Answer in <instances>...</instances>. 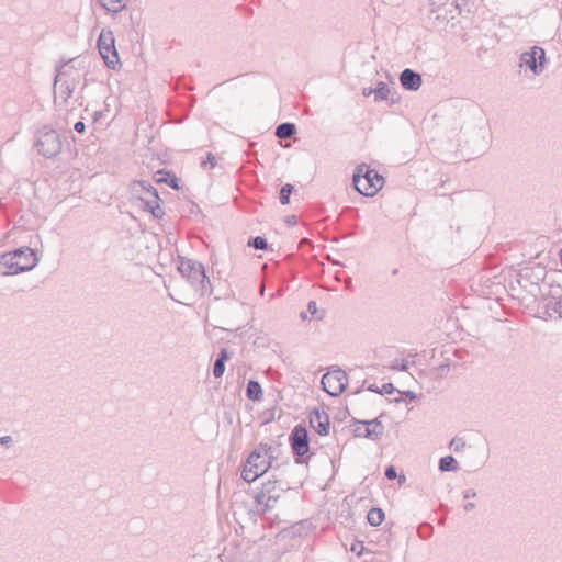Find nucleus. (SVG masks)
<instances>
[{"label": "nucleus", "instance_id": "20e7f679", "mask_svg": "<svg viewBox=\"0 0 562 562\" xmlns=\"http://www.w3.org/2000/svg\"><path fill=\"white\" fill-rule=\"evenodd\" d=\"M355 189L364 196L375 195L384 186V178L367 165L356 168L352 177Z\"/></svg>", "mask_w": 562, "mask_h": 562}, {"label": "nucleus", "instance_id": "412c9836", "mask_svg": "<svg viewBox=\"0 0 562 562\" xmlns=\"http://www.w3.org/2000/svg\"><path fill=\"white\" fill-rule=\"evenodd\" d=\"M108 12L119 13L127 5V0H97Z\"/></svg>", "mask_w": 562, "mask_h": 562}, {"label": "nucleus", "instance_id": "4468645a", "mask_svg": "<svg viewBox=\"0 0 562 562\" xmlns=\"http://www.w3.org/2000/svg\"><path fill=\"white\" fill-rule=\"evenodd\" d=\"M400 81L402 87L409 91H417L423 83L422 75L409 68L400 74Z\"/></svg>", "mask_w": 562, "mask_h": 562}, {"label": "nucleus", "instance_id": "f3484780", "mask_svg": "<svg viewBox=\"0 0 562 562\" xmlns=\"http://www.w3.org/2000/svg\"><path fill=\"white\" fill-rule=\"evenodd\" d=\"M81 61L79 58H70L67 61H63L61 65L56 66V74L69 75V77H74L76 80L81 79Z\"/></svg>", "mask_w": 562, "mask_h": 562}, {"label": "nucleus", "instance_id": "1a4fd4ad", "mask_svg": "<svg viewBox=\"0 0 562 562\" xmlns=\"http://www.w3.org/2000/svg\"><path fill=\"white\" fill-rule=\"evenodd\" d=\"M114 42L115 40L111 31H101L98 38V49L106 67L110 69H116L119 64V54Z\"/></svg>", "mask_w": 562, "mask_h": 562}, {"label": "nucleus", "instance_id": "37998d69", "mask_svg": "<svg viewBox=\"0 0 562 562\" xmlns=\"http://www.w3.org/2000/svg\"><path fill=\"white\" fill-rule=\"evenodd\" d=\"M474 507H475V504H474V503H471V502H470V503H467V504L463 506V508H464V510H465V512H470V510H472Z\"/></svg>", "mask_w": 562, "mask_h": 562}, {"label": "nucleus", "instance_id": "bb28decb", "mask_svg": "<svg viewBox=\"0 0 562 562\" xmlns=\"http://www.w3.org/2000/svg\"><path fill=\"white\" fill-rule=\"evenodd\" d=\"M293 191H294V186H292L291 183H286L281 188L280 194H279V200L282 205H285L290 202V195Z\"/></svg>", "mask_w": 562, "mask_h": 562}, {"label": "nucleus", "instance_id": "a19ab883", "mask_svg": "<svg viewBox=\"0 0 562 562\" xmlns=\"http://www.w3.org/2000/svg\"><path fill=\"white\" fill-rule=\"evenodd\" d=\"M448 370H449L448 366H442V364H440V366L437 368L438 374H439L440 376H442L443 371H448Z\"/></svg>", "mask_w": 562, "mask_h": 562}, {"label": "nucleus", "instance_id": "5701e85b", "mask_svg": "<svg viewBox=\"0 0 562 562\" xmlns=\"http://www.w3.org/2000/svg\"><path fill=\"white\" fill-rule=\"evenodd\" d=\"M390 99L393 101V93L391 92L389 86L385 82L380 81L378 83V87L374 89V100L383 101Z\"/></svg>", "mask_w": 562, "mask_h": 562}, {"label": "nucleus", "instance_id": "4c0bfd02", "mask_svg": "<svg viewBox=\"0 0 562 562\" xmlns=\"http://www.w3.org/2000/svg\"><path fill=\"white\" fill-rule=\"evenodd\" d=\"M475 496H476V492L474 490H472V488L465 490L463 492V498H465V499H469V498H472V497H475Z\"/></svg>", "mask_w": 562, "mask_h": 562}, {"label": "nucleus", "instance_id": "423d86ee", "mask_svg": "<svg viewBox=\"0 0 562 562\" xmlns=\"http://www.w3.org/2000/svg\"><path fill=\"white\" fill-rule=\"evenodd\" d=\"M289 442L295 463H306L310 459V456H307L310 451V437L306 427L301 424L296 425L289 436Z\"/></svg>", "mask_w": 562, "mask_h": 562}, {"label": "nucleus", "instance_id": "c756f323", "mask_svg": "<svg viewBox=\"0 0 562 562\" xmlns=\"http://www.w3.org/2000/svg\"><path fill=\"white\" fill-rule=\"evenodd\" d=\"M398 393H400V397L394 398V402H396V403L402 402V396H405L409 401H415L417 397L416 393L413 391H404V392L398 391Z\"/></svg>", "mask_w": 562, "mask_h": 562}, {"label": "nucleus", "instance_id": "ddd939ff", "mask_svg": "<svg viewBox=\"0 0 562 562\" xmlns=\"http://www.w3.org/2000/svg\"><path fill=\"white\" fill-rule=\"evenodd\" d=\"M139 200L143 203V210L151 213L155 218H162L165 211L159 204L160 198L156 189L150 191V196H139Z\"/></svg>", "mask_w": 562, "mask_h": 562}, {"label": "nucleus", "instance_id": "cd10ccee", "mask_svg": "<svg viewBox=\"0 0 562 562\" xmlns=\"http://www.w3.org/2000/svg\"><path fill=\"white\" fill-rule=\"evenodd\" d=\"M247 246L252 247L257 250H266L268 249V243L265 237L256 236L248 240Z\"/></svg>", "mask_w": 562, "mask_h": 562}, {"label": "nucleus", "instance_id": "c9c22d12", "mask_svg": "<svg viewBox=\"0 0 562 562\" xmlns=\"http://www.w3.org/2000/svg\"><path fill=\"white\" fill-rule=\"evenodd\" d=\"M74 128L76 132L81 134L86 131V125L82 121H78L77 123H75Z\"/></svg>", "mask_w": 562, "mask_h": 562}, {"label": "nucleus", "instance_id": "58836bf2", "mask_svg": "<svg viewBox=\"0 0 562 562\" xmlns=\"http://www.w3.org/2000/svg\"><path fill=\"white\" fill-rule=\"evenodd\" d=\"M362 94H363L364 97H369V95H371V94H374V89H373V88H363V90H362Z\"/></svg>", "mask_w": 562, "mask_h": 562}, {"label": "nucleus", "instance_id": "de8ad7c7", "mask_svg": "<svg viewBox=\"0 0 562 562\" xmlns=\"http://www.w3.org/2000/svg\"><path fill=\"white\" fill-rule=\"evenodd\" d=\"M288 223H295V216H291L286 221Z\"/></svg>", "mask_w": 562, "mask_h": 562}, {"label": "nucleus", "instance_id": "393cba45", "mask_svg": "<svg viewBox=\"0 0 562 562\" xmlns=\"http://www.w3.org/2000/svg\"><path fill=\"white\" fill-rule=\"evenodd\" d=\"M459 464L452 456H446L439 460V470L441 472H449L458 470Z\"/></svg>", "mask_w": 562, "mask_h": 562}, {"label": "nucleus", "instance_id": "f257e3e1", "mask_svg": "<svg viewBox=\"0 0 562 562\" xmlns=\"http://www.w3.org/2000/svg\"><path fill=\"white\" fill-rule=\"evenodd\" d=\"M291 469L292 467L289 462L272 468L271 475L261 483V488L255 492L254 501L257 505L262 506V513L271 510L281 497V494L291 488L290 480L284 477Z\"/></svg>", "mask_w": 562, "mask_h": 562}, {"label": "nucleus", "instance_id": "7c9ffc66", "mask_svg": "<svg viewBox=\"0 0 562 562\" xmlns=\"http://www.w3.org/2000/svg\"><path fill=\"white\" fill-rule=\"evenodd\" d=\"M396 391V389L394 387V385L392 383H384L381 387H380V394L381 395H384V394H392Z\"/></svg>", "mask_w": 562, "mask_h": 562}, {"label": "nucleus", "instance_id": "2f4dec72", "mask_svg": "<svg viewBox=\"0 0 562 562\" xmlns=\"http://www.w3.org/2000/svg\"><path fill=\"white\" fill-rule=\"evenodd\" d=\"M386 479L394 480L397 477L396 469L393 465H389L384 472Z\"/></svg>", "mask_w": 562, "mask_h": 562}, {"label": "nucleus", "instance_id": "b1692460", "mask_svg": "<svg viewBox=\"0 0 562 562\" xmlns=\"http://www.w3.org/2000/svg\"><path fill=\"white\" fill-rule=\"evenodd\" d=\"M367 520L368 522L373 526V527H378L380 526L383 520H384V512L381 509V508H378V507H374V508H371L369 512H368V515H367Z\"/></svg>", "mask_w": 562, "mask_h": 562}, {"label": "nucleus", "instance_id": "2eb2a0df", "mask_svg": "<svg viewBox=\"0 0 562 562\" xmlns=\"http://www.w3.org/2000/svg\"><path fill=\"white\" fill-rule=\"evenodd\" d=\"M356 424L364 426L363 438L379 440L384 434V426L379 418L372 420H357Z\"/></svg>", "mask_w": 562, "mask_h": 562}, {"label": "nucleus", "instance_id": "39448f33", "mask_svg": "<svg viewBox=\"0 0 562 562\" xmlns=\"http://www.w3.org/2000/svg\"><path fill=\"white\" fill-rule=\"evenodd\" d=\"M34 147L40 155L50 159L61 153L63 142L56 130L44 125L35 133Z\"/></svg>", "mask_w": 562, "mask_h": 562}, {"label": "nucleus", "instance_id": "6e6552de", "mask_svg": "<svg viewBox=\"0 0 562 562\" xmlns=\"http://www.w3.org/2000/svg\"><path fill=\"white\" fill-rule=\"evenodd\" d=\"M547 64L546 50L540 46H532L524 52L519 58V67L529 69L535 76H539L544 70Z\"/></svg>", "mask_w": 562, "mask_h": 562}, {"label": "nucleus", "instance_id": "0eeeda50", "mask_svg": "<svg viewBox=\"0 0 562 562\" xmlns=\"http://www.w3.org/2000/svg\"><path fill=\"white\" fill-rule=\"evenodd\" d=\"M79 85V80H76L69 75L56 74L54 78V103L57 106L66 105L75 89Z\"/></svg>", "mask_w": 562, "mask_h": 562}, {"label": "nucleus", "instance_id": "c85d7f7f", "mask_svg": "<svg viewBox=\"0 0 562 562\" xmlns=\"http://www.w3.org/2000/svg\"><path fill=\"white\" fill-rule=\"evenodd\" d=\"M465 447V441L463 438L456 437L453 438L450 443L449 448L452 449L454 452H460Z\"/></svg>", "mask_w": 562, "mask_h": 562}, {"label": "nucleus", "instance_id": "e433bc0d", "mask_svg": "<svg viewBox=\"0 0 562 562\" xmlns=\"http://www.w3.org/2000/svg\"><path fill=\"white\" fill-rule=\"evenodd\" d=\"M356 425H357V426H356V428H355V430H353L355 436H356V437H363L364 426H361V425H358V424H356Z\"/></svg>", "mask_w": 562, "mask_h": 562}, {"label": "nucleus", "instance_id": "9b49d317", "mask_svg": "<svg viewBox=\"0 0 562 562\" xmlns=\"http://www.w3.org/2000/svg\"><path fill=\"white\" fill-rule=\"evenodd\" d=\"M321 383L326 393L331 396H339L348 385V376L342 369H335L325 373Z\"/></svg>", "mask_w": 562, "mask_h": 562}, {"label": "nucleus", "instance_id": "f03ea898", "mask_svg": "<svg viewBox=\"0 0 562 562\" xmlns=\"http://www.w3.org/2000/svg\"><path fill=\"white\" fill-rule=\"evenodd\" d=\"M273 448L268 443H260L248 456L241 470V479L248 483L256 481L270 468L272 469Z\"/></svg>", "mask_w": 562, "mask_h": 562}, {"label": "nucleus", "instance_id": "473e14b6", "mask_svg": "<svg viewBox=\"0 0 562 562\" xmlns=\"http://www.w3.org/2000/svg\"><path fill=\"white\" fill-rule=\"evenodd\" d=\"M206 164H210L211 167H214L216 165V157L212 153L207 154L206 160L202 161L201 166L204 167Z\"/></svg>", "mask_w": 562, "mask_h": 562}, {"label": "nucleus", "instance_id": "f8f14e48", "mask_svg": "<svg viewBox=\"0 0 562 562\" xmlns=\"http://www.w3.org/2000/svg\"><path fill=\"white\" fill-rule=\"evenodd\" d=\"M310 426L319 435L327 436L330 429L329 416L325 411L314 408L310 413Z\"/></svg>", "mask_w": 562, "mask_h": 562}, {"label": "nucleus", "instance_id": "c03bdc74", "mask_svg": "<svg viewBox=\"0 0 562 562\" xmlns=\"http://www.w3.org/2000/svg\"><path fill=\"white\" fill-rule=\"evenodd\" d=\"M408 368V363L406 360H402L401 367L398 368L401 371H405Z\"/></svg>", "mask_w": 562, "mask_h": 562}, {"label": "nucleus", "instance_id": "f704fd0d", "mask_svg": "<svg viewBox=\"0 0 562 562\" xmlns=\"http://www.w3.org/2000/svg\"><path fill=\"white\" fill-rule=\"evenodd\" d=\"M13 439L11 436H3V437H0V443L2 446H5V447H10L11 443H12Z\"/></svg>", "mask_w": 562, "mask_h": 562}, {"label": "nucleus", "instance_id": "72a5a7b5", "mask_svg": "<svg viewBox=\"0 0 562 562\" xmlns=\"http://www.w3.org/2000/svg\"><path fill=\"white\" fill-rule=\"evenodd\" d=\"M307 312L312 315L317 313V304L315 301H310L307 304Z\"/></svg>", "mask_w": 562, "mask_h": 562}, {"label": "nucleus", "instance_id": "9d476101", "mask_svg": "<svg viewBox=\"0 0 562 562\" xmlns=\"http://www.w3.org/2000/svg\"><path fill=\"white\" fill-rule=\"evenodd\" d=\"M9 266L13 273H21L33 269L37 262L35 251L29 247L15 249L9 254Z\"/></svg>", "mask_w": 562, "mask_h": 562}, {"label": "nucleus", "instance_id": "4be33fe9", "mask_svg": "<svg viewBox=\"0 0 562 562\" xmlns=\"http://www.w3.org/2000/svg\"><path fill=\"white\" fill-rule=\"evenodd\" d=\"M262 387L258 381L250 380L246 386V395L251 401H260L262 398Z\"/></svg>", "mask_w": 562, "mask_h": 562}, {"label": "nucleus", "instance_id": "a878e982", "mask_svg": "<svg viewBox=\"0 0 562 562\" xmlns=\"http://www.w3.org/2000/svg\"><path fill=\"white\" fill-rule=\"evenodd\" d=\"M155 189L147 181L140 180L134 183V191L139 193V196H150V191Z\"/></svg>", "mask_w": 562, "mask_h": 562}, {"label": "nucleus", "instance_id": "a211bd4d", "mask_svg": "<svg viewBox=\"0 0 562 562\" xmlns=\"http://www.w3.org/2000/svg\"><path fill=\"white\" fill-rule=\"evenodd\" d=\"M155 177H156V181L158 183H167L170 188H172L175 190H179L180 189L179 179L171 171L158 170L155 173Z\"/></svg>", "mask_w": 562, "mask_h": 562}, {"label": "nucleus", "instance_id": "ea45409f", "mask_svg": "<svg viewBox=\"0 0 562 562\" xmlns=\"http://www.w3.org/2000/svg\"><path fill=\"white\" fill-rule=\"evenodd\" d=\"M368 391L379 393L380 394V387L376 384H370L368 386Z\"/></svg>", "mask_w": 562, "mask_h": 562}, {"label": "nucleus", "instance_id": "79ce46f5", "mask_svg": "<svg viewBox=\"0 0 562 562\" xmlns=\"http://www.w3.org/2000/svg\"><path fill=\"white\" fill-rule=\"evenodd\" d=\"M102 116H103V112L102 111H95L93 113V121L98 122Z\"/></svg>", "mask_w": 562, "mask_h": 562}, {"label": "nucleus", "instance_id": "a18cd8bd", "mask_svg": "<svg viewBox=\"0 0 562 562\" xmlns=\"http://www.w3.org/2000/svg\"><path fill=\"white\" fill-rule=\"evenodd\" d=\"M397 479H398V484H400V485H403V484L406 482V477H405V475H404V474H402V475L397 476Z\"/></svg>", "mask_w": 562, "mask_h": 562}, {"label": "nucleus", "instance_id": "6ab92c4d", "mask_svg": "<svg viewBox=\"0 0 562 562\" xmlns=\"http://www.w3.org/2000/svg\"><path fill=\"white\" fill-rule=\"evenodd\" d=\"M229 359V353L226 348H221L217 358L213 366V375L218 379L222 378L225 372V362Z\"/></svg>", "mask_w": 562, "mask_h": 562}, {"label": "nucleus", "instance_id": "dca6fc26", "mask_svg": "<svg viewBox=\"0 0 562 562\" xmlns=\"http://www.w3.org/2000/svg\"><path fill=\"white\" fill-rule=\"evenodd\" d=\"M543 314L549 319H561L562 318V297L550 296L543 301Z\"/></svg>", "mask_w": 562, "mask_h": 562}, {"label": "nucleus", "instance_id": "aec40b11", "mask_svg": "<svg viewBox=\"0 0 562 562\" xmlns=\"http://www.w3.org/2000/svg\"><path fill=\"white\" fill-rule=\"evenodd\" d=\"M296 125L294 123L284 122L277 126L276 136L280 139H288L296 134Z\"/></svg>", "mask_w": 562, "mask_h": 562}, {"label": "nucleus", "instance_id": "49530a36", "mask_svg": "<svg viewBox=\"0 0 562 562\" xmlns=\"http://www.w3.org/2000/svg\"><path fill=\"white\" fill-rule=\"evenodd\" d=\"M307 313H308L307 311H306V312H302V313H301V315H300V316H301V318H302L303 321H305V319L307 318Z\"/></svg>", "mask_w": 562, "mask_h": 562}, {"label": "nucleus", "instance_id": "7ed1b4c3", "mask_svg": "<svg viewBox=\"0 0 562 562\" xmlns=\"http://www.w3.org/2000/svg\"><path fill=\"white\" fill-rule=\"evenodd\" d=\"M178 271L188 280L194 291L201 296L211 294V281L205 274L204 267L201 262L192 259L180 258Z\"/></svg>", "mask_w": 562, "mask_h": 562}]
</instances>
